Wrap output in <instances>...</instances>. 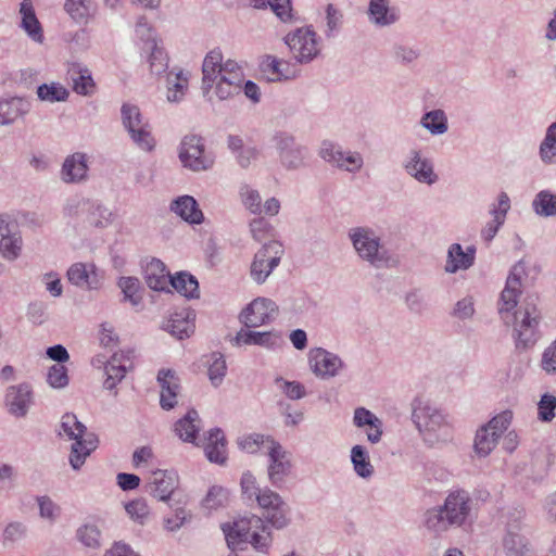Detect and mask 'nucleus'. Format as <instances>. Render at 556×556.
I'll return each mask as SVG.
<instances>
[{"instance_id":"nucleus-10","label":"nucleus","mask_w":556,"mask_h":556,"mask_svg":"<svg viewBox=\"0 0 556 556\" xmlns=\"http://www.w3.org/2000/svg\"><path fill=\"white\" fill-rule=\"evenodd\" d=\"M285 42L289 47L296 62L306 64L312 62L319 54L317 34L307 26L296 28L285 37Z\"/></svg>"},{"instance_id":"nucleus-9","label":"nucleus","mask_w":556,"mask_h":556,"mask_svg":"<svg viewBox=\"0 0 556 556\" xmlns=\"http://www.w3.org/2000/svg\"><path fill=\"white\" fill-rule=\"evenodd\" d=\"M273 142L285 169L296 170L306 166L307 148L298 143L291 134L279 131L273 137Z\"/></svg>"},{"instance_id":"nucleus-42","label":"nucleus","mask_w":556,"mask_h":556,"mask_svg":"<svg viewBox=\"0 0 556 556\" xmlns=\"http://www.w3.org/2000/svg\"><path fill=\"white\" fill-rule=\"evenodd\" d=\"M277 442L273 437L261 433H251L239 439L240 448L249 454L264 453L270 450V443Z\"/></svg>"},{"instance_id":"nucleus-24","label":"nucleus","mask_w":556,"mask_h":556,"mask_svg":"<svg viewBox=\"0 0 556 556\" xmlns=\"http://www.w3.org/2000/svg\"><path fill=\"white\" fill-rule=\"evenodd\" d=\"M358 256L377 268L391 267L397 263L396 256L387 245H353Z\"/></svg>"},{"instance_id":"nucleus-4","label":"nucleus","mask_w":556,"mask_h":556,"mask_svg":"<svg viewBox=\"0 0 556 556\" xmlns=\"http://www.w3.org/2000/svg\"><path fill=\"white\" fill-rule=\"evenodd\" d=\"M412 419L428 446L446 443L453 438V428L447 416L428 402L415 403Z\"/></svg>"},{"instance_id":"nucleus-30","label":"nucleus","mask_w":556,"mask_h":556,"mask_svg":"<svg viewBox=\"0 0 556 556\" xmlns=\"http://www.w3.org/2000/svg\"><path fill=\"white\" fill-rule=\"evenodd\" d=\"M201 428V419L195 409H189L186 415L174 425L176 435L188 443H195Z\"/></svg>"},{"instance_id":"nucleus-41","label":"nucleus","mask_w":556,"mask_h":556,"mask_svg":"<svg viewBox=\"0 0 556 556\" xmlns=\"http://www.w3.org/2000/svg\"><path fill=\"white\" fill-rule=\"evenodd\" d=\"M169 285L187 299L199 298V282L191 274L178 273L176 276L170 277Z\"/></svg>"},{"instance_id":"nucleus-53","label":"nucleus","mask_w":556,"mask_h":556,"mask_svg":"<svg viewBox=\"0 0 556 556\" xmlns=\"http://www.w3.org/2000/svg\"><path fill=\"white\" fill-rule=\"evenodd\" d=\"M22 240L18 225L8 214H0V243H18Z\"/></svg>"},{"instance_id":"nucleus-18","label":"nucleus","mask_w":556,"mask_h":556,"mask_svg":"<svg viewBox=\"0 0 556 556\" xmlns=\"http://www.w3.org/2000/svg\"><path fill=\"white\" fill-rule=\"evenodd\" d=\"M510 324H514V332L518 346L522 345L526 348L534 344L539 326V316L535 314L534 308L532 312L528 308L523 312H515Z\"/></svg>"},{"instance_id":"nucleus-22","label":"nucleus","mask_w":556,"mask_h":556,"mask_svg":"<svg viewBox=\"0 0 556 556\" xmlns=\"http://www.w3.org/2000/svg\"><path fill=\"white\" fill-rule=\"evenodd\" d=\"M131 352L124 351L114 353L104 366L105 380L103 387L106 390H114L116 386L125 378L128 368L131 366Z\"/></svg>"},{"instance_id":"nucleus-62","label":"nucleus","mask_w":556,"mask_h":556,"mask_svg":"<svg viewBox=\"0 0 556 556\" xmlns=\"http://www.w3.org/2000/svg\"><path fill=\"white\" fill-rule=\"evenodd\" d=\"M89 0H65L64 8L75 21H84L90 15Z\"/></svg>"},{"instance_id":"nucleus-35","label":"nucleus","mask_w":556,"mask_h":556,"mask_svg":"<svg viewBox=\"0 0 556 556\" xmlns=\"http://www.w3.org/2000/svg\"><path fill=\"white\" fill-rule=\"evenodd\" d=\"M144 277L149 288L164 291L168 288L170 275L160 260L153 258L144 269Z\"/></svg>"},{"instance_id":"nucleus-26","label":"nucleus","mask_w":556,"mask_h":556,"mask_svg":"<svg viewBox=\"0 0 556 556\" xmlns=\"http://www.w3.org/2000/svg\"><path fill=\"white\" fill-rule=\"evenodd\" d=\"M195 314L191 309H181L170 315L164 329L179 340L188 338L194 330Z\"/></svg>"},{"instance_id":"nucleus-36","label":"nucleus","mask_w":556,"mask_h":556,"mask_svg":"<svg viewBox=\"0 0 556 556\" xmlns=\"http://www.w3.org/2000/svg\"><path fill=\"white\" fill-rule=\"evenodd\" d=\"M22 15V27L27 35L37 42H42L43 34L40 23L35 14L31 0H23L20 8Z\"/></svg>"},{"instance_id":"nucleus-58","label":"nucleus","mask_w":556,"mask_h":556,"mask_svg":"<svg viewBox=\"0 0 556 556\" xmlns=\"http://www.w3.org/2000/svg\"><path fill=\"white\" fill-rule=\"evenodd\" d=\"M405 303L412 313L418 315L428 308L426 293L420 288L409 290L405 295Z\"/></svg>"},{"instance_id":"nucleus-50","label":"nucleus","mask_w":556,"mask_h":556,"mask_svg":"<svg viewBox=\"0 0 556 556\" xmlns=\"http://www.w3.org/2000/svg\"><path fill=\"white\" fill-rule=\"evenodd\" d=\"M37 96L39 100L46 102H62L66 101L70 92L59 83L42 84L37 87Z\"/></svg>"},{"instance_id":"nucleus-44","label":"nucleus","mask_w":556,"mask_h":556,"mask_svg":"<svg viewBox=\"0 0 556 556\" xmlns=\"http://www.w3.org/2000/svg\"><path fill=\"white\" fill-rule=\"evenodd\" d=\"M539 155L545 165L556 164V122L552 123L540 143Z\"/></svg>"},{"instance_id":"nucleus-13","label":"nucleus","mask_w":556,"mask_h":556,"mask_svg":"<svg viewBox=\"0 0 556 556\" xmlns=\"http://www.w3.org/2000/svg\"><path fill=\"white\" fill-rule=\"evenodd\" d=\"M4 407L7 412L15 418H24L35 404V393L33 386L28 382H21L9 386L5 389Z\"/></svg>"},{"instance_id":"nucleus-37","label":"nucleus","mask_w":556,"mask_h":556,"mask_svg":"<svg viewBox=\"0 0 556 556\" xmlns=\"http://www.w3.org/2000/svg\"><path fill=\"white\" fill-rule=\"evenodd\" d=\"M350 458L353 470L357 477L368 480L374 476L375 468L370 462L369 453L365 446L361 444L352 446Z\"/></svg>"},{"instance_id":"nucleus-52","label":"nucleus","mask_w":556,"mask_h":556,"mask_svg":"<svg viewBox=\"0 0 556 556\" xmlns=\"http://www.w3.org/2000/svg\"><path fill=\"white\" fill-rule=\"evenodd\" d=\"M394 60L405 66L414 64L420 58V49L408 43H395L392 48Z\"/></svg>"},{"instance_id":"nucleus-1","label":"nucleus","mask_w":556,"mask_h":556,"mask_svg":"<svg viewBox=\"0 0 556 556\" xmlns=\"http://www.w3.org/2000/svg\"><path fill=\"white\" fill-rule=\"evenodd\" d=\"M202 91L207 94L215 85V93L219 100H227L239 94L243 89L247 98L260 101V88L252 80L244 81L242 67L233 60L223 61L219 49L211 50L202 64Z\"/></svg>"},{"instance_id":"nucleus-46","label":"nucleus","mask_w":556,"mask_h":556,"mask_svg":"<svg viewBox=\"0 0 556 556\" xmlns=\"http://www.w3.org/2000/svg\"><path fill=\"white\" fill-rule=\"evenodd\" d=\"M507 556H533L532 549L525 535L508 530L504 539Z\"/></svg>"},{"instance_id":"nucleus-21","label":"nucleus","mask_w":556,"mask_h":556,"mask_svg":"<svg viewBox=\"0 0 556 556\" xmlns=\"http://www.w3.org/2000/svg\"><path fill=\"white\" fill-rule=\"evenodd\" d=\"M178 485V476L172 470L157 469L149 478L148 491L160 501H167Z\"/></svg>"},{"instance_id":"nucleus-25","label":"nucleus","mask_w":556,"mask_h":556,"mask_svg":"<svg viewBox=\"0 0 556 556\" xmlns=\"http://www.w3.org/2000/svg\"><path fill=\"white\" fill-rule=\"evenodd\" d=\"M157 382L161 387L160 405L163 409L169 410L177 404L179 383L175 372L170 369H161L157 374Z\"/></svg>"},{"instance_id":"nucleus-2","label":"nucleus","mask_w":556,"mask_h":556,"mask_svg":"<svg viewBox=\"0 0 556 556\" xmlns=\"http://www.w3.org/2000/svg\"><path fill=\"white\" fill-rule=\"evenodd\" d=\"M227 545L232 551L244 549L248 544L260 553H268L271 534L258 516L243 517L222 526Z\"/></svg>"},{"instance_id":"nucleus-14","label":"nucleus","mask_w":556,"mask_h":556,"mask_svg":"<svg viewBox=\"0 0 556 556\" xmlns=\"http://www.w3.org/2000/svg\"><path fill=\"white\" fill-rule=\"evenodd\" d=\"M308 365L313 374L323 380L337 377L345 368V363L338 354L324 348L311 349Z\"/></svg>"},{"instance_id":"nucleus-17","label":"nucleus","mask_w":556,"mask_h":556,"mask_svg":"<svg viewBox=\"0 0 556 556\" xmlns=\"http://www.w3.org/2000/svg\"><path fill=\"white\" fill-rule=\"evenodd\" d=\"M403 168L420 184L432 186L439 180L432 160L425 156L420 149L409 150L403 162Z\"/></svg>"},{"instance_id":"nucleus-12","label":"nucleus","mask_w":556,"mask_h":556,"mask_svg":"<svg viewBox=\"0 0 556 556\" xmlns=\"http://www.w3.org/2000/svg\"><path fill=\"white\" fill-rule=\"evenodd\" d=\"M255 501L264 510V517L273 528L280 530L289 525V507L278 493L265 486Z\"/></svg>"},{"instance_id":"nucleus-7","label":"nucleus","mask_w":556,"mask_h":556,"mask_svg":"<svg viewBox=\"0 0 556 556\" xmlns=\"http://www.w3.org/2000/svg\"><path fill=\"white\" fill-rule=\"evenodd\" d=\"M178 159L191 172H205L213 167L215 157L205 148L204 139L194 134L186 135L179 144Z\"/></svg>"},{"instance_id":"nucleus-48","label":"nucleus","mask_w":556,"mask_h":556,"mask_svg":"<svg viewBox=\"0 0 556 556\" xmlns=\"http://www.w3.org/2000/svg\"><path fill=\"white\" fill-rule=\"evenodd\" d=\"M532 207L539 216L552 217L556 215V194L549 190L540 191L532 201Z\"/></svg>"},{"instance_id":"nucleus-43","label":"nucleus","mask_w":556,"mask_h":556,"mask_svg":"<svg viewBox=\"0 0 556 556\" xmlns=\"http://www.w3.org/2000/svg\"><path fill=\"white\" fill-rule=\"evenodd\" d=\"M264 72L270 75V80H287L296 77V71L291 68L290 64L286 61L278 60L274 56L268 55L266 61L263 63Z\"/></svg>"},{"instance_id":"nucleus-5","label":"nucleus","mask_w":556,"mask_h":556,"mask_svg":"<svg viewBox=\"0 0 556 556\" xmlns=\"http://www.w3.org/2000/svg\"><path fill=\"white\" fill-rule=\"evenodd\" d=\"M58 435L74 441L68 457L70 465L74 470H79L87 457L99 445L98 435L93 432H88L86 426L73 413H66L62 416Z\"/></svg>"},{"instance_id":"nucleus-29","label":"nucleus","mask_w":556,"mask_h":556,"mask_svg":"<svg viewBox=\"0 0 556 556\" xmlns=\"http://www.w3.org/2000/svg\"><path fill=\"white\" fill-rule=\"evenodd\" d=\"M475 255V245H466V249H463V245H451L447 252L445 270L454 274L469 268L473 264Z\"/></svg>"},{"instance_id":"nucleus-51","label":"nucleus","mask_w":556,"mask_h":556,"mask_svg":"<svg viewBox=\"0 0 556 556\" xmlns=\"http://www.w3.org/2000/svg\"><path fill=\"white\" fill-rule=\"evenodd\" d=\"M149 53V67L153 75H161L168 67V60L163 48L159 47L157 43H149V47L143 50Z\"/></svg>"},{"instance_id":"nucleus-20","label":"nucleus","mask_w":556,"mask_h":556,"mask_svg":"<svg viewBox=\"0 0 556 556\" xmlns=\"http://www.w3.org/2000/svg\"><path fill=\"white\" fill-rule=\"evenodd\" d=\"M367 17L376 27H389L401 18L400 9L391 4L390 0H369Z\"/></svg>"},{"instance_id":"nucleus-61","label":"nucleus","mask_w":556,"mask_h":556,"mask_svg":"<svg viewBox=\"0 0 556 556\" xmlns=\"http://www.w3.org/2000/svg\"><path fill=\"white\" fill-rule=\"evenodd\" d=\"M228 498L229 492L227 489L214 485L208 490L203 501V505L208 509H216L224 506L228 502Z\"/></svg>"},{"instance_id":"nucleus-27","label":"nucleus","mask_w":556,"mask_h":556,"mask_svg":"<svg viewBox=\"0 0 556 556\" xmlns=\"http://www.w3.org/2000/svg\"><path fill=\"white\" fill-rule=\"evenodd\" d=\"M67 79L73 90L80 96H91L96 91L91 72L79 63H73L67 70Z\"/></svg>"},{"instance_id":"nucleus-49","label":"nucleus","mask_w":556,"mask_h":556,"mask_svg":"<svg viewBox=\"0 0 556 556\" xmlns=\"http://www.w3.org/2000/svg\"><path fill=\"white\" fill-rule=\"evenodd\" d=\"M498 437L496 435V432H493L489 427L485 425L482 426L476 434L475 439V450L477 454L480 456H488L493 448L496 446Z\"/></svg>"},{"instance_id":"nucleus-3","label":"nucleus","mask_w":556,"mask_h":556,"mask_svg":"<svg viewBox=\"0 0 556 556\" xmlns=\"http://www.w3.org/2000/svg\"><path fill=\"white\" fill-rule=\"evenodd\" d=\"M471 498L465 490H454L448 493L444 504L426 513L427 529L442 533L450 527H460L471 511Z\"/></svg>"},{"instance_id":"nucleus-16","label":"nucleus","mask_w":556,"mask_h":556,"mask_svg":"<svg viewBox=\"0 0 556 556\" xmlns=\"http://www.w3.org/2000/svg\"><path fill=\"white\" fill-rule=\"evenodd\" d=\"M270 445V450L265 454L267 456V476L271 485L280 489L291 472L290 453L279 442H271Z\"/></svg>"},{"instance_id":"nucleus-32","label":"nucleus","mask_w":556,"mask_h":556,"mask_svg":"<svg viewBox=\"0 0 556 556\" xmlns=\"http://www.w3.org/2000/svg\"><path fill=\"white\" fill-rule=\"evenodd\" d=\"M204 453L211 463L223 465L226 462V438L219 428L211 429L207 433Z\"/></svg>"},{"instance_id":"nucleus-19","label":"nucleus","mask_w":556,"mask_h":556,"mask_svg":"<svg viewBox=\"0 0 556 556\" xmlns=\"http://www.w3.org/2000/svg\"><path fill=\"white\" fill-rule=\"evenodd\" d=\"M271 247L273 245H263L255 253L251 264V277L258 285L264 283L280 263L282 252L273 251Z\"/></svg>"},{"instance_id":"nucleus-60","label":"nucleus","mask_w":556,"mask_h":556,"mask_svg":"<svg viewBox=\"0 0 556 556\" xmlns=\"http://www.w3.org/2000/svg\"><path fill=\"white\" fill-rule=\"evenodd\" d=\"M192 515L189 510L178 507L174 510L173 515L166 516L163 519L164 528L168 532L178 531L186 522L190 521Z\"/></svg>"},{"instance_id":"nucleus-63","label":"nucleus","mask_w":556,"mask_h":556,"mask_svg":"<svg viewBox=\"0 0 556 556\" xmlns=\"http://www.w3.org/2000/svg\"><path fill=\"white\" fill-rule=\"evenodd\" d=\"M47 382L53 389H63L68 384L67 368L62 364L51 366L47 374Z\"/></svg>"},{"instance_id":"nucleus-31","label":"nucleus","mask_w":556,"mask_h":556,"mask_svg":"<svg viewBox=\"0 0 556 556\" xmlns=\"http://www.w3.org/2000/svg\"><path fill=\"white\" fill-rule=\"evenodd\" d=\"M27 99L13 97L0 100V125H10L30 111Z\"/></svg>"},{"instance_id":"nucleus-15","label":"nucleus","mask_w":556,"mask_h":556,"mask_svg":"<svg viewBox=\"0 0 556 556\" xmlns=\"http://www.w3.org/2000/svg\"><path fill=\"white\" fill-rule=\"evenodd\" d=\"M277 313L278 305L275 301L258 296L242 309L240 320L248 328H257L271 323Z\"/></svg>"},{"instance_id":"nucleus-28","label":"nucleus","mask_w":556,"mask_h":556,"mask_svg":"<svg viewBox=\"0 0 556 556\" xmlns=\"http://www.w3.org/2000/svg\"><path fill=\"white\" fill-rule=\"evenodd\" d=\"M170 211L189 224H201L204 215L197 200L191 195H180L172 201Z\"/></svg>"},{"instance_id":"nucleus-59","label":"nucleus","mask_w":556,"mask_h":556,"mask_svg":"<svg viewBox=\"0 0 556 556\" xmlns=\"http://www.w3.org/2000/svg\"><path fill=\"white\" fill-rule=\"evenodd\" d=\"M276 387L290 400H301L306 395L304 386L299 381H289L281 377L275 380Z\"/></svg>"},{"instance_id":"nucleus-11","label":"nucleus","mask_w":556,"mask_h":556,"mask_svg":"<svg viewBox=\"0 0 556 556\" xmlns=\"http://www.w3.org/2000/svg\"><path fill=\"white\" fill-rule=\"evenodd\" d=\"M318 155L338 169L352 174L359 172L364 165V159L359 152L345 151L340 144L329 140L321 142Z\"/></svg>"},{"instance_id":"nucleus-54","label":"nucleus","mask_w":556,"mask_h":556,"mask_svg":"<svg viewBox=\"0 0 556 556\" xmlns=\"http://www.w3.org/2000/svg\"><path fill=\"white\" fill-rule=\"evenodd\" d=\"M252 238L257 242L278 243L274 239V229L264 218H255L250 223Z\"/></svg>"},{"instance_id":"nucleus-38","label":"nucleus","mask_w":556,"mask_h":556,"mask_svg":"<svg viewBox=\"0 0 556 556\" xmlns=\"http://www.w3.org/2000/svg\"><path fill=\"white\" fill-rule=\"evenodd\" d=\"M419 124L432 136H442L448 130V118L442 109L425 112Z\"/></svg>"},{"instance_id":"nucleus-47","label":"nucleus","mask_w":556,"mask_h":556,"mask_svg":"<svg viewBox=\"0 0 556 556\" xmlns=\"http://www.w3.org/2000/svg\"><path fill=\"white\" fill-rule=\"evenodd\" d=\"M249 5L255 9L270 8L277 17L282 22H289L292 18V8L290 0H248Z\"/></svg>"},{"instance_id":"nucleus-33","label":"nucleus","mask_w":556,"mask_h":556,"mask_svg":"<svg viewBox=\"0 0 556 556\" xmlns=\"http://www.w3.org/2000/svg\"><path fill=\"white\" fill-rule=\"evenodd\" d=\"M280 337L273 331L240 330L233 341L237 345H258L263 348H274Z\"/></svg>"},{"instance_id":"nucleus-64","label":"nucleus","mask_w":556,"mask_h":556,"mask_svg":"<svg viewBox=\"0 0 556 556\" xmlns=\"http://www.w3.org/2000/svg\"><path fill=\"white\" fill-rule=\"evenodd\" d=\"M352 243H380V237L371 227H354L349 230Z\"/></svg>"},{"instance_id":"nucleus-55","label":"nucleus","mask_w":556,"mask_h":556,"mask_svg":"<svg viewBox=\"0 0 556 556\" xmlns=\"http://www.w3.org/2000/svg\"><path fill=\"white\" fill-rule=\"evenodd\" d=\"M239 194L244 207L252 214L260 215L263 213L262 199L257 190L249 185H242Z\"/></svg>"},{"instance_id":"nucleus-56","label":"nucleus","mask_w":556,"mask_h":556,"mask_svg":"<svg viewBox=\"0 0 556 556\" xmlns=\"http://www.w3.org/2000/svg\"><path fill=\"white\" fill-rule=\"evenodd\" d=\"M227 372V365L220 353H213L208 366V378L214 387H218Z\"/></svg>"},{"instance_id":"nucleus-40","label":"nucleus","mask_w":556,"mask_h":556,"mask_svg":"<svg viewBox=\"0 0 556 556\" xmlns=\"http://www.w3.org/2000/svg\"><path fill=\"white\" fill-rule=\"evenodd\" d=\"M75 539L84 547L98 549L102 544V532L94 521H86L76 529Z\"/></svg>"},{"instance_id":"nucleus-57","label":"nucleus","mask_w":556,"mask_h":556,"mask_svg":"<svg viewBox=\"0 0 556 556\" xmlns=\"http://www.w3.org/2000/svg\"><path fill=\"white\" fill-rule=\"evenodd\" d=\"M129 517L139 525H144L150 515V508L143 498H136L125 505Z\"/></svg>"},{"instance_id":"nucleus-45","label":"nucleus","mask_w":556,"mask_h":556,"mask_svg":"<svg viewBox=\"0 0 556 556\" xmlns=\"http://www.w3.org/2000/svg\"><path fill=\"white\" fill-rule=\"evenodd\" d=\"M167 100L169 102H180L188 89V77L180 71L178 73L170 72L167 75Z\"/></svg>"},{"instance_id":"nucleus-6","label":"nucleus","mask_w":556,"mask_h":556,"mask_svg":"<svg viewBox=\"0 0 556 556\" xmlns=\"http://www.w3.org/2000/svg\"><path fill=\"white\" fill-rule=\"evenodd\" d=\"M122 124L136 147L144 152L154 150L156 141L152 126L136 104L124 103L121 108Z\"/></svg>"},{"instance_id":"nucleus-23","label":"nucleus","mask_w":556,"mask_h":556,"mask_svg":"<svg viewBox=\"0 0 556 556\" xmlns=\"http://www.w3.org/2000/svg\"><path fill=\"white\" fill-rule=\"evenodd\" d=\"M88 157L85 153L75 152L63 162L61 179L66 184H79L88 178Z\"/></svg>"},{"instance_id":"nucleus-39","label":"nucleus","mask_w":556,"mask_h":556,"mask_svg":"<svg viewBox=\"0 0 556 556\" xmlns=\"http://www.w3.org/2000/svg\"><path fill=\"white\" fill-rule=\"evenodd\" d=\"M112 212L101 203L90 201L84 214V223L97 229H103L112 223Z\"/></svg>"},{"instance_id":"nucleus-8","label":"nucleus","mask_w":556,"mask_h":556,"mask_svg":"<svg viewBox=\"0 0 556 556\" xmlns=\"http://www.w3.org/2000/svg\"><path fill=\"white\" fill-rule=\"evenodd\" d=\"M527 276L526 267L522 262L515 264L505 282L498 300V314L505 324L509 325L513 314L519 303L522 293V280Z\"/></svg>"},{"instance_id":"nucleus-34","label":"nucleus","mask_w":556,"mask_h":556,"mask_svg":"<svg viewBox=\"0 0 556 556\" xmlns=\"http://www.w3.org/2000/svg\"><path fill=\"white\" fill-rule=\"evenodd\" d=\"M67 278L73 285L81 288L92 290L100 286V278L93 265L88 269L85 264L76 263L68 268Z\"/></svg>"}]
</instances>
